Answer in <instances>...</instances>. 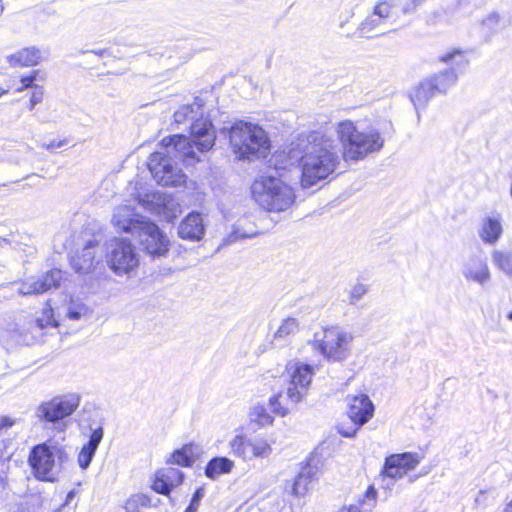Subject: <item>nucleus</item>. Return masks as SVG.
<instances>
[{
    "label": "nucleus",
    "mask_w": 512,
    "mask_h": 512,
    "mask_svg": "<svg viewBox=\"0 0 512 512\" xmlns=\"http://www.w3.org/2000/svg\"><path fill=\"white\" fill-rule=\"evenodd\" d=\"M152 489L158 493L165 495L169 498L170 501H173L171 497V492L174 489L172 485L166 480L164 473L162 470H158L155 474V478L152 484Z\"/></svg>",
    "instance_id": "33"
},
{
    "label": "nucleus",
    "mask_w": 512,
    "mask_h": 512,
    "mask_svg": "<svg viewBox=\"0 0 512 512\" xmlns=\"http://www.w3.org/2000/svg\"><path fill=\"white\" fill-rule=\"evenodd\" d=\"M392 5L385 0L379 1L374 9L373 13L380 17L383 21H386L390 17Z\"/></svg>",
    "instance_id": "41"
},
{
    "label": "nucleus",
    "mask_w": 512,
    "mask_h": 512,
    "mask_svg": "<svg viewBox=\"0 0 512 512\" xmlns=\"http://www.w3.org/2000/svg\"><path fill=\"white\" fill-rule=\"evenodd\" d=\"M92 53L98 55V56H104L107 53V50L101 49V50H92Z\"/></svg>",
    "instance_id": "55"
},
{
    "label": "nucleus",
    "mask_w": 512,
    "mask_h": 512,
    "mask_svg": "<svg viewBox=\"0 0 512 512\" xmlns=\"http://www.w3.org/2000/svg\"><path fill=\"white\" fill-rule=\"evenodd\" d=\"M73 494H74V493H73V491L69 492V493H68V495H67V500H69L70 498H72V497H73Z\"/></svg>",
    "instance_id": "57"
},
{
    "label": "nucleus",
    "mask_w": 512,
    "mask_h": 512,
    "mask_svg": "<svg viewBox=\"0 0 512 512\" xmlns=\"http://www.w3.org/2000/svg\"><path fill=\"white\" fill-rule=\"evenodd\" d=\"M178 236L183 240L199 241L206 232V226L201 213L192 211L180 222L177 228Z\"/></svg>",
    "instance_id": "20"
},
{
    "label": "nucleus",
    "mask_w": 512,
    "mask_h": 512,
    "mask_svg": "<svg viewBox=\"0 0 512 512\" xmlns=\"http://www.w3.org/2000/svg\"><path fill=\"white\" fill-rule=\"evenodd\" d=\"M79 405L80 396L76 393L57 395L42 401L34 409L35 424L47 431L65 433Z\"/></svg>",
    "instance_id": "8"
},
{
    "label": "nucleus",
    "mask_w": 512,
    "mask_h": 512,
    "mask_svg": "<svg viewBox=\"0 0 512 512\" xmlns=\"http://www.w3.org/2000/svg\"><path fill=\"white\" fill-rule=\"evenodd\" d=\"M254 411L259 416V422L261 424L272 422V418L266 413V409L263 406H256Z\"/></svg>",
    "instance_id": "49"
},
{
    "label": "nucleus",
    "mask_w": 512,
    "mask_h": 512,
    "mask_svg": "<svg viewBox=\"0 0 512 512\" xmlns=\"http://www.w3.org/2000/svg\"><path fill=\"white\" fill-rule=\"evenodd\" d=\"M63 279V272L60 269H52L41 275L37 280L25 281L19 287L21 295H38L43 294L51 289L60 286Z\"/></svg>",
    "instance_id": "18"
},
{
    "label": "nucleus",
    "mask_w": 512,
    "mask_h": 512,
    "mask_svg": "<svg viewBox=\"0 0 512 512\" xmlns=\"http://www.w3.org/2000/svg\"><path fill=\"white\" fill-rule=\"evenodd\" d=\"M338 512H361V508L358 505H350L349 507H343Z\"/></svg>",
    "instance_id": "52"
},
{
    "label": "nucleus",
    "mask_w": 512,
    "mask_h": 512,
    "mask_svg": "<svg viewBox=\"0 0 512 512\" xmlns=\"http://www.w3.org/2000/svg\"><path fill=\"white\" fill-rule=\"evenodd\" d=\"M104 424L105 419L98 414H96L94 418L89 419V439L88 442L81 448L77 459L78 464L82 470H86L90 466L95 456L98 446L104 436Z\"/></svg>",
    "instance_id": "16"
},
{
    "label": "nucleus",
    "mask_w": 512,
    "mask_h": 512,
    "mask_svg": "<svg viewBox=\"0 0 512 512\" xmlns=\"http://www.w3.org/2000/svg\"><path fill=\"white\" fill-rule=\"evenodd\" d=\"M14 445L11 439H3L0 441V460H9L13 454Z\"/></svg>",
    "instance_id": "43"
},
{
    "label": "nucleus",
    "mask_w": 512,
    "mask_h": 512,
    "mask_svg": "<svg viewBox=\"0 0 512 512\" xmlns=\"http://www.w3.org/2000/svg\"><path fill=\"white\" fill-rule=\"evenodd\" d=\"M251 445L252 439L244 435H237L230 441L232 454L244 460L251 459Z\"/></svg>",
    "instance_id": "30"
},
{
    "label": "nucleus",
    "mask_w": 512,
    "mask_h": 512,
    "mask_svg": "<svg viewBox=\"0 0 512 512\" xmlns=\"http://www.w3.org/2000/svg\"><path fill=\"white\" fill-rule=\"evenodd\" d=\"M251 195L261 208L269 212L286 211L296 199L293 188L272 175L256 178L251 185Z\"/></svg>",
    "instance_id": "9"
},
{
    "label": "nucleus",
    "mask_w": 512,
    "mask_h": 512,
    "mask_svg": "<svg viewBox=\"0 0 512 512\" xmlns=\"http://www.w3.org/2000/svg\"><path fill=\"white\" fill-rule=\"evenodd\" d=\"M287 371L289 384L286 391H279L269 398L271 411L282 417L289 414L305 398L315 373L312 365L300 361L289 363Z\"/></svg>",
    "instance_id": "4"
},
{
    "label": "nucleus",
    "mask_w": 512,
    "mask_h": 512,
    "mask_svg": "<svg viewBox=\"0 0 512 512\" xmlns=\"http://www.w3.org/2000/svg\"><path fill=\"white\" fill-rule=\"evenodd\" d=\"M384 23L385 21L372 12L358 25L357 31L361 37L366 38L384 35L385 31L377 32Z\"/></svg>",
    "instance_id": "27"
},
{
    "label": "nucleus",
    "mask_w": 512,
    "mask_h": 512,
    "mask_svg": "<svg viewBox=\"0 0 512 512\" xmlns=\"http://www.w3.org/2000/svg\"><path fill=\"white\" fill-rule=\"evenodd\" d=\"M500 22V15L498 12L493 11L487 15L486 18L483 19L482 24L487 26L489 29H494L498 26Z\"/></svg>",
    "instance_id": "46"
},
{
    "label": "nucleus",
    "mask_w": 512,
    "mask_h": 512,
    "mask_svg": "<svg viewBox=\"0 0 512 512\" xmlns=\"http://www.w3.org/2000/svg\"><path fill=\"white\" fill-rule=\"evenodd\" d=\"M347 414L354 425L361 427L366 424L374 413V405L368 395L347 396Z\"/></svg>",
    "instance_id": "19"
},
{
    "label": "nucleus",
    "mask_w": 512,
    "mask_h": 512,
    "mask_svg": "<svg viewBox=\"0 0 512 512\" xmlns=\"http://www.w3.org/2000/svg\"><path fill=\"white\" fill-rule=\"evenodd\" d=\"M440 60L447 64L451 63L452 67L424 79L409 94L418 117L420 116L419 110L424 108L436 94L446 93L456 83L458 79L457 71H463L468 65V60L460 49H454L446 53L440 57Z\"/></svg>",
    "instance_id": "3"
},
{
    "label": "nucleus",
    "mask_w": 512,
    "mask_h": 512,
    "mask_svg": "<svg viewBox=\"0 0 512 512\" xmlns=\"http://www.w3.org/2000/svg\"><path fill=\"white\" fill-rule=\"evenodd\" d=\"M146 219V217L134 213L130 207L123 206L116 209L112 223L121 231L136 235Z\"/></svg>",
    "instance_id": "21"
},
{
    "label": "nucleus",
    "mask_w": 512,
    "mask_h": 512,
    "mask_svg": "<svg viewBox=\"0 0 512 512\" xmlns=\"http://www.w3.org/2000/svg\"><path fill=\"white\" fill-rule=\"evenodd\" d=\"M48 326L56 327L57 323L50 316L34 317L29 314L18 316L8 325L2 337H7L18 345H33L44 336V330Z\"/></svg>",
    "instance_id": "11"
},
{
    "label": "nucleus",
    "mask_w": 512,
    "mask_h": 512,
    "mask_svg": "<svg viewBox=\"0 0 512 512\" xmlns=\"http://www.w3.org/2000/svg\"><path fill=\"white\" fill-rule=\"evenodd\" d=\"M492 259L501 271L508 276H512V251L495 250Z\"/></svg>",
    "instance_id": "31"
},
{
    "label": "nucleus",
    "mask_w": 512,
    "mask_h": 512,
    "mask_svg": "<svg viewBox=\"0 0 512 512\" xmlns=\"http://www.w3.org/2000/svg\"><path fill=\"white\" fill-rule=\"evenodd\" d=\"M44 95V88L40 85H35L32 87V94L30 98V110L34 109V107L42 102Z\"/></svg>",
    "instance_id": "44"
},
{
    "label": "nucleus",
    "mask_w": 512,
    "mask_h": 512,
    "mask_svg": "<svg viewBox=\"0 0 512 512\" xmlns=\"http://www.w3.org/2000/svg\"><path fill=\"white\" fill-rule=\"evenodd\" d=\"M68 459L66 446L50 438L30 449L28 464L38 481L55 483Z\"/></svg>",
    "instance_id": "5"
},
{
    "label": "nucleus",
    "mask_w": 512,
    "mask_h": 512,
    "mask_svg": "<svg viewBox=\"0 0 512 512\" xmlns=\"http://www.w3.org/2000/svg\"><path fill=\"white\" fill-rule=\"evenodd\" d=\"M360 427H351L349 429H345L344 427H339L338 432L346 438H352L356 435L357 431Z\"/></svg>",
    "instance_id": "51"
},
{
    "label": "nucleus",
    "mask_w": 512,
    "mask_h": 512,
    "mask_svg": "<svg viewBox=\"0 0 512 512\" xmlns=\"http://www.w3.org/2000/svg\"><path fill=\"white\" fill-rule=\"evenodd\" d=\"M272 452L271 446L263 439L253 438L251 445V459L254 457L266 458Z\"/></svg>",
    "instance_id": "36"
},
{
    "label": "nucleus",
    "mask_w": 512,
    "mask_h": 512,
    "mask_svg": "<svg viewBox=\"0 0 512 512\" xmlns=\"http://www.w3.org/2000/svg\"><path fill=\"white\" fill-rule=\"evenodd\" d=\"M38 71H32L28 75H24L21 77L22 87L18 89V91H22L24 88L35 86L34 82L37 80Z\"/></svg>",
    "instance_id": "47"
},
{
    "label": "nucleus",
    "mask_w": 512,
    "mask_h": 512,
    "mask_svg": "<svg viewBox=\"0 0 512 512\" xmlns=\"http://www.w3.org/2000/svg\"><path fill=\"white\" fill-rule=\"evenodd\" d=\"M151 203L153 205L152 210L159 216H163L166 220L171 221L172 216L170 214V202L166 197L160 194H153Z\"/></svg>",
    "instance_id": "32"
},
{
    "label": "nucleus",
    "mask_w": 512,
    "mask_h": 512,
    "mask_svg": "<svg viewBox=\"0 0 512 512\" xmlns=\"http://www.w3.org/2000/svg\"><path fill=\"white\" fill-rule=\"evenodd\" d=\"M505 512H512V500L507 504Z\"/></svg>",
    "instance_id": "56"
},
{
    "label": "nucleus",
    "mask_w": 512,
    "mask_h": 512,
    "mask_svg": "<svg viewBox=\"0 0 512 512\" xmlns=\"http://www.w3.org/2000/svg\"><path fill=\"white\" fill-rule=\"evenodd\" d=\"M428 0H406L401 8L404 15H411L423 6Z\"/></svg>",
    "instance_id": "42"
},
{
    "label": "nucleus",
    "mask_w": 512,
    "mask_h": 512,
    "mask_svg": "<svg viewBox=\"0 0 512 512\" xmlns=\"http://www.w3.org/2000/svg\"><path fill=\"white\" fill-rule=\"evenodd\" d=\"M142 505H152L156 506V503H153L152 500L146 496L143 497Z\"/></svg>",
    "instance_id": "54"
},
{
    "label": "nucleus",
    "mask_w": 512,
    "mask_h": 512,
    "mask_svg": "<svg viewBox=\"0 0 512 512\" xmlns=\"http://www.w3.org/2000/svg\"><path fill=\"white\" fill-rule=\"evenodd\" d=\"M503 232L500 218L488 216L483 220L479 236L486 244L496 243Z\"/></svg>",
    "instance_id": "24"
},
{
    "label": "nucleus",
    "mask_w": 512,
    "mask_h": 512,
    "mask_svg": "<svg viewBox=\"0 0 512 512\" xmlns=\"http://www.w3.org/2000/svg\"><path fill=\"white\" fill-rule=\"evenodd\" d=\"M197 446L193 443L183 445L176 449L167 460L168 464H177L182 467H191L197 459Z\"/></svg>",
    "instance_id": "25"
},
{
    "label": "nucleus",
    "mask_w": 512,
    "mask_h": 512,
    "mask_svg": "<svg viewBox=\"0 0 512 512\" xmlns=\"http://www.w3.org/2000/svg\"><path fill=\"white\" fill-rule=\"evenodd\" d=\"M6 91L3 90L1 87H0V97L5 93Z\"/></svg>",
    "instance_id": "58"
},
{
    "label": "nucleus",
    "mask_w": 512,
    "mask_h": 512,
    "mask_svg": "<svg viewBox=\"0 0 512 512\" xmlns=\"http://www.w3.org/2000/svg\"><path fill=\"white\" fill-rule=\"evenodd\" d=\"M234 468V462L225 456L211 458L204 469V474L211 480H217L220 476L229 474Z\"/></svg>",
    "instance_id": "23"
},
{
    "label": "nucleus",
    "mask_w": 512,
    "mask_h": 512,
    "mask_svg": "<svg viewBox=\"0 0 512 512\" xmlns=\"http://www.w3.org/2000/svg\"><path fill=\"white\" fill-rule=\"evenodd\" d=\"M203 100L196 97L193 104L184 105L174 113V121L178 124L190 121V133L197 149L206 152L215 145L216 135L212 121L203 117Z\"/></svg>",
    "instance_id": "10"
},
{
    "label": "nucleus",
    "mask_w": 512,
    "mask_h": 512,
    "mask_svg": "<svg viewBox=\"0 0 512 512\" xmlns=\"http://www.w3.org/2000/svg\"><path fill=\"white\" fill-rule=\"evenodd\" d=\"M377 491L373 486H369L365 492L364 498L359 500V507L364 506L366 502H370L368 504L369 507H373L376 503Z\"/></svg>",
    "instance_id": "45"
},
{
    "label": "nucleus",
    "mask_w": 512,
    "mask_h": 512,
    "mask_svg": "<svg viewBox=\"0 0 512 512\" xmlns=\"http://www.w3.org/2000/svg\"><path fill=\"white\" fill-rule=\"evenodd\" d=\"M68 143V140L65 138L60 141H50L48 144H44L43 147H45L48 151L54 152L56 149L63 147Z\"/></svg>",
    "instance_id": "50"
},
{
    "label": "nucleus",
    "mask_w": 512,
    "mask_h": 512,
    "mask_svg": "<svg viewBox=\"0 0 512 512\" xmlns=\"http://www.w3.org/2000/svg\"><path fill=\"white\" fill-rule=\"evenodd\" d=\"M103 247L95 238L85 242L81 249H77L70 258L73 269L78 274H88L92 272L96 265L102 261Z\"/></svg>",
    "instance_id": "15"
},
{
    "label": "nucleus",
    "mask_w": 512,
    "mask_h": 512,
    "mask_svg": "<svg viewBox=\"0 0 512 512\" xmlns=\"http://www.w3.org/2000/svg\"><path fill=\"white\" fill-rule=\"evenodd\" d=\"M40 58V51L35 47H30L9 56L8 61L12 66H33L38 64Z\"/></svg>",
    "instance_id": "26"
},
{
    "label": "nucleus",
    "mask_w": 512,
    "mask_h": 512,
    "mask_svg": "<svg viewBox=\"0 0 512 512\" xmlns=\"http://www.w3.org/2000/svg\"><path fill=\"white\" fill-rule=\"evenodd\" d=\"M15 424V420L8 416L0 417V436Z\"/></svg>",
    "instance_id": "48"
},
{
    "label": "nucleus",
    "mask_w": 512,
    "mask_h": 512,
    "mask_svg": "<svg viewBox=\"0 0 512 512\" xmlns=\"http://www.w3.org/2000/svg\"><path fill=\"white\" fill-rule=\"evenodd\" d=\"M88 311L84 304L71 303L67 309V316L71 320H79Z\"/></svg>",
    "instance_id": "40"
},
{
    "label": "nucleus",
    "mask_w": 512,
    "mask_h": 512,
    "mask_svg": "<svg viewBox=\"0 0 512 512\" xmlns=\"http://www.w3.org/2000/svg\"><path fill=\"white\" fill-rule=\"evenodd\" d=\"M420 460L417 453L392 454L385 459L382 475L392 480L401 479L408 471L413 470Z\"/></svg>",
    "instance_id": "17"
},
{
    "label": "nucleus",
    "mask_w": 512,
    "mask_h": 512,
    "mask_svg": "<svg viewBox=\"0 0 512 512\" xmlns=\"http://www.w3.org/2000/svg\"><path fill=\"white\" fill-rule=\"evenodd\" d=\"M368 292V286L362 283L354 285L349 292L348 303L354 305Z\"/></svg>",
    "instance_id": "38"
},
{
    "label": "nucleus",
    "mask_w": 512,
    "mask_h": 512,
    "mask_svg": "<svg viewBox=\"0 0 512 512\" xmlns=\"http://www.w3.org/2000/svg\"><path fill=\"white\" fill-rule=\"evenodd\" d=\"M323 334V338H317L318 334H315L313 348L329 360L346 359L348 355L346 345L353 339L352 334L333 327L325 329Z\"/></svg>",
    "instance_id": "13"
},
{
    "label": "nucleus",
    "mask_w": 512,
    "mask_h": 512,
    "mask_svg": "<svg viewBox=\"0 0 512 512\" xmlns=\"http://www.w3.org/2000/svg\"><path fill=\"white\" fill-rule=\"evenodd\" d=\"M229 140L233 153L240 160L264 158L270 152V139L258 124L235 122L229 129Z\"/></svg>",
    "instance_id": "7"
},
{
    "label": "nucleus",
    "mask_w": 512,
    "mask_h": 512,
    "mask_svg": "<svg viewBox=\"0 0 512 512\" xmlns=\"http://www.w3.org/2000/svg\"><path fill=\"white\" fill-rule=\"evenodd\" d=\"M204 494H205L204 487L197 488L194 491V493L191 497L190 503L184 512H197L199 505L204 497Z\"/></svg>",
    "instance_id": "39"
},
{
    "label": "nucleus",
    "mask_w": 512,
    "mask_h": 512,
    "mask_svg": "<svg viewBox=\"0 0 512 512\" xmlns=\"http://www.w3.org/2000/svg\"><path fill=\"white\" fill-rule=\"evenodd\" d=\"M337 134L342 144V157L345 161L363 160L367 155L379 152L385 143L378 129L371 127L359 131L349 120L338 124Z\"/></svg>",
    "instance_id": "6"
},
{
    "label": "nucleus",
    "mask_w": 512,
    "mask_h": 512,
    "mask_svg": "<svg viewBox=\"0 0 512 512\" xmlns=\"http://www.w3.org/2000/svg\"><path fill=\"white\" fill-rule=\"evenodd\" d=\"M311 469H303L295 478L292 493L296 496L303 495L307 491V486L311 481Z\"/></svg>",
    "instance_id": "34"
},
{
    "label": "nucleus",
    "mask_w": 512,
    "mask_h": 512,
    "mask_svg": "<svg viewBox=\"0 0 512 512\" xmlns=\"http://www.w3.org/2000/svg\"><path fill=\"white\" fill-rule=\"evenodd\" d=\"M161 470L164 473L166 480H168L170 485H172L174 488L183 483L185 474L178 468L167 467Z\"/></svg>",
    "instance_id": "37"
},
{
    "label": "nucleus",
    "mask_w": 512,
    "mask_h": 512,
    "mask_svg": "<svg viewBox=\"0 0 512 512\" xmlns=\"http://www.w3.org/2000/svg\"><path fill=\"white\" fill-rule=\"evenodd\" d=\"M107 264L117 275L132 271L139 264L135 246L125 238H114L107 245Z\"/></svg>",
    "instance_id": "12"
},
{
    "label": "nucleus",
    "mask_w": 512,
    "mask_h": 512,
    "mask_svg": "<svg viewBox=\"0 0 512 512\" xmlns=\"http://www.w3.org/2000/svg\"><path fill=\"white\" fill-rule=\"evenodd\" d=\"M508 318L512 320V311L509 313Z\"/></svg>",
    "instance_id": "59"
},
{
    "label": "nucleus",
    "mask_w": 512,
    "mask_h": 512,
    "mask_svg": "<svg viewBox=\"0 0 512 512\" xmlns=\"http://www.w3.org/2000/svg\"><path fill=\"white\" fill-rule=\"evenodd\" d=\"M486 2L487 0H456L446 8L445 13L448 15L462 13L469 16L474 10L484 6Z\"/></svg>",
    "instance_id": "29"
},
{
    "label": "nucleus",
    "mask_w": 512,
    "mask_h": 512,
    "mask_svg": "<svg viewBox=\"0 0 512 512\" xmlns=\"http://www.w3.org/2000/svg\"><path fill=\"white\" fill-rule=\"evenodd\" d=\"M161 150L152 153L148 161V169L153 178L162 186H178L185 182V175L178 166L176 159L185 162L196 159L194 148L197 145L191 138L182 134L170 135L162 139Z\"/></svg>",
    "instance_id": "2"
},
{
    "label": "nucleus",
    "mask_w": 512,
    "mask_h": 512,
    "mask_svg": "<svg viewBox=\"0 0 512 512\" xmlns=\"http://www.w3.org/2000/svg\"><path fill=\"white\" fill-rule=\"evenodd\" d=\"M299 329L297 319L288 317L284 319L274 334V339H285L290 335H294Z\"/></svg>",
    "instance_id": "35"
},
{
    "label": "nucleus",
    "mask_w": 512,
    "mask_h": 512,
    "mask_svg": "<svg viewBox=\"0 0 512 512\" xmlns=\"http://www.w3.org/2000/svg\"><path fill=\"white\" fill-rule=\"evenodd\" d=\"M303 143H304V140H301V143H300V144H298V146H300V147H301V151L297 152V151H294V150H293V151H291V153H290L289 155H287V154H286V156H287V157H289V156H297L298 158H300V157L298 156V154H299V153H302V154H303L304 147L307 145V143H306L305 145H303Z\"/></svg>",
    "instance_id": "53"
},
{
    "label": "nucleus",
    "mask_w": 512,
    "mask_h": 512,
    "mask_svg": "<svg viewBox=\"0 0 512 512\" xmlns=\"http://www.w3.org/2000/svg\"><path fill=\"white\" fill-rule=\"evenodd\" d=\"M462 273L467 280L484 286L491 278L486 259L473 256L464 264Z\"/></svg>",
    "instance_id": "22"
},
{
    "label": "nucleus",
    "mask_w": 512,
    "mask_h": 512,
    "mask_svg": "<svg viewBox=\"0 0 512 512\" xmlns=\"http://www.w3.org/2000/svg\"><path fill=\"white\" fill-rule=\"evenodd\" d=\"M141 249L152 259L166 256L169 252V239L159 226L146 219L136 233Z\"/></svg>",
    "instance_id": "14"
},
{
    "label": "nucleus",
    "mask_w": 512,
    "mask_h": 512,
    "mask_svg": "<svg viewBox=\"0 0 512 512\" xmlns=\"http://www.w3.org/2000/svg\"><path fill=\"white\" fill-rule=\"evenodd\" d=\"M246 219H240L233 225L230 233L224 238V246L231 245L238 240L252 238L258 234L254 228L246 229Z\"/></svg>",
    "instance_id": "28"
},
{
    "label": "nucleus",
    "mask_w": 512,
    "mask_h": 512,
    "mask_svg": "<svg viewBox=\"0 0 512 512\" xmlns=\"http://www.w3.org/2000/svg\"><path fill=\"white\" fill-rule=\"evenodd\" d=\"M277 171L288 169L295 163L301 165V184L312 187L333 174L340 164L339 149L334 140L320 132L313 131L307 136V145L303 155L286 156L284 151L276 153L269 160Z\"/></svg>",
    "instance_id": "1"
}]
</instances>
